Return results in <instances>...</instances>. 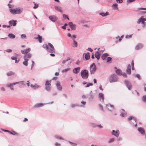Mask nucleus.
<instances>
[{
	"mask_svg": "<svg viewBox=\"0 0 146 146\" xmlns=\"http://www.w3.org/2000/svg\"><path fill=\"white\" fill-rule=\"evenodd\" d=\"M82 78L84 79H86L88 76V72L87 70H83L81 72Z\"/></svg>",
	"mask_w": 146,
	"mask_h": 146,
	"instance_id": "obj_1",
	"label": "nucleus"
},
{
	"mask_svg": "<svg viewBox=\"0 0 146 146\" xmlns=\"http://www.w3.org/2000/svg\"><path fill=\"white\" fill-rule=\"evenodd\" d=\"M118 78L117 76L115 74H112L109 78L110 82L111 83L117 81Z\"/></svg>",
	"mask_w": 146,
	"mask_h": 146,
	"instance_id": "obj_2",
	"label": "nucleus"
},
{
	"mask_svg": "<svg viewBox=\"0 0 146 146\" xmlns=\"http://www.w3.org/2000/svg\"><path fill=\"white\" fill-rule=\"evenodd\" d=\"M96 70V67L95 64L93 63L91 64L90 67V71L91 74L94 73Z\"/></svg>",
	"mask_w": 146,
	"mask_h": 146,
	"instance_id": "obj_3",
	"label": "nucleus"
},
{
	"mask_svg": "<svg viewBox=\"0 0 146 146\" xmlns=\"http://www.w3.org/2000/svg\"><path fill=\"white\" fill-rule=\"evenodd\" d=\"M48 48L47 51L49 52L55 53V50L53 45L50 43H48Z\"/></svg>",
	"mask_w": 146,
	"mask_h": 146,
	"instance_id": "obj_4",
	"label": "nucleus"
},
{
	"mask_svg": "<svg viewBox=\"0 0 146 146\" xmlns=\"http://www.w3.org/2000/svg\"><path fill=\"white\" fill-rule=\"evenodd\" d=\"M51 80L46 81L45 82V88L47 91H50L51 86Z\"/></svg>",
	"mask_w": 146,
	"mask_h": 146,
	"instance_id": "obj_5",
	"label": "nucleus"
},
{
	"mask_svg": "<svg viewBox=\"0 0 146 146\" xmlns=\"http://www.w3.org/2000/svg\"><path fill=\"white\" fill-rule=\"evenodd\" d=\"M124 83L129 90H130L132 88V86L131 83L127 80L125 81Z\"/></svg>",
	"mask_w": 146,
	"mask_h": 146,
	"instance_id": "obj_6",
	"label": "nucleus"
},
{
	"mask_svg": "<svg viewBox=\"0 0 146 146\" xmlns=\"http://www.w3.org/2000/svg\"><path fill=\"white\" fill-rule=\"evenodd\" d=\"M31 48H29L24 50H21V53L24 54H27L31 51Z\"/></svg>",
	"mask_w": 146,
	"mask_h": 146,
	"instance_id": "obj_7",
	"label": "nucleus"
},
{
	"mask_svg": "<svg viewBox=\"0 0 146 146\" xmlns=\"http://www.w3.org/2000/svg\"><path fill=\"white\" fill-rule=\"evenodd\" d=\"M68 25L72 30H76V25L73 24V23L72 22H69L68 23Z\"/></svg>",
	"mask_w": 146,
	"mask_h": 146,
	"instance_id": "obj_8",
	"label": "nucleus"
},
{
	"mask_svg": "<svg viewBox=\"0 0 146 146\" xmlns=\"http://www.w3.org/2000/svg\"><path fill=\"white\" fill-rule=\"evenodd\" d=\"M112 135H114L116 137H118L119 135V130H117L115 131L114 130H113L111 133Z\"/></svg>",
	"mask_w": 146,
	"mask_h": 146,
	"instance_id": "obj_9",
	"label": "nucleus"
},
{
	"mask_svg": "<svg viewBox=\"0 0 146 146\" xmlns=\"http://www.w3.org/2000/svg\"><path fill=\"white\" fill-rule=\"evenodd\" d=\"M106 107L108 108V109L111 111H112L114 110V108H113V106L112 105L110 104L107 105H106Z\"/></svg>",
	"mask_w": 146,
	"mask_h": 146,
	"instance_id": "obj_10",
	"label": "nucleus"
},
{
	"mask_svg": "<svg viewBox=\"0 0 146 146\" xmlns=\"http://www.w3.org/2000/svg\"><path fill=\"white\" fill-rule=\"evenodd\" d=\"M16 13V14H19L21 13L23 11V9L19 7L16 8L15 9Z\"/></svg>",
	"mask_w": 146,
	"mask_h": 146,
	"instance_id": "obj_11",
	"label": "nucleus"
},
{
	"mask_svg": "<svg viewBox=\"0 0 146 146\" xmlns=\"http://www.w3.org/2000/svg\"><path fill=\"white\" fill-rule=\"evenodd\" d=\"M102 54L100 52L98 51L96 52L95 56L97 58L98 60H99L100 58V56Z\"/></svg>",
	"mask_w": 146,
	"mask_h": 146,
	"instance_id": "obj_12",
	"label": "nucleus"
},
{
	"mask_svg": "<svg viewBox=\"0 0 146 146\" xmlns=\"http://www.w3.org/2000/svg\"><path fill=\"white\" fill-rule=\"evenodd\" d=\"M143 47V45L141 44H138L135 47V49L136 50H139L141 49Z\"/></svg>",
	"mask_w": 146,
	"mask_h": 146,
	"instance_id": "obj_13",
	"label": "nucleus"
},
{
	"mask_svg": "<svg viewBox=\"0 0 146 146\" xmlns=\"http://www.w3.org/2000/svg\"><path fill=\"white\" fill-rule=\"evenodd\" d=\"M16 22L17 21L11 20L9 21V25L15 26L17 24Z\"/></svg>",
	"mask_w": 146,
	"mask_h": 146,
	"instance_id": "obj_14",
	"label": "nucleus"
},
{
	"mask_svg": "<svg viewBox=\"0 0 146 146\" xmlns=\"http://www.w3.org/2000/svg\"><path fill=\"white\" fill-rule=\"evenodd\" d=\"M44 104L42 103H38L36 104L34 106L35 108H38L42 107L44 106Z\"/></svg>",
	"mask_w": 146,
	"mask_h": 146,
	"instance_id": "obj_15",
	"label": "nucleus"
},
{
	"mask_svg": "<svg viewBox=\"0 0 146 146\" xmlns=\"http://www.w3.org/2000/svg\"><path fill=\"white\" fill-rule=\"evenodd\" d=\"M80 69V67L75 68L73 70V72L74 74H77L79 72Z\"/></svg>",
	"mask_w": 146,
	"mask_h": 146,
	"instance_id": "obj_16",
	"label": "nucleus"
},
{
	"mask_svg": "<svg viewBox=\"0 0 146 146\" xmlns=\"http://www.w3.org/2000/svg\"><path fill=\"white\" fill-rule=\"evenodd\" d=\"M120 111L121 112L120 115L121 116L124 117L126 115V113L123 109H121Z\"/></svg>",
	"mask_w": 146,
	"mask_h": 146,
	"instance_id": "obj_17",
	"label": "nucleus"
},
{
	"mask_svg": "<svg viewBox=\"0 0 146 146\" xmlns=\"http://www.w3.org/2000/svg\"><path fill=\"white\" fill-rule=\"evenodd\" d=\"M56 86L57 87L58 89L59 90H61L62 89V87L60 85V83L59 81H57L56 83Z\"/></svg>",
	"mask_w": 146,
	"mask_h": 146,
	"instance_id": "obj_18",
	"label": "nucleus"
},
{
	"mask_svg": "<svg viewBox=\"0 0 146 146\" xmlns=\"http://www.w3.org/2000/svg\"><path fill=\"white\" fill-rule=\"evenodd\" d=\"M131 65L129 64L127 66V69H126V72L129 74H131Z\"/></svg>",
	"mask_w": 146,
	"mask_h": 146,
	"instance_id": "obj_19",
	"label": "nucleus"
},
{
	"mask_svg": "<svg viewBox=\"0 0 146 146\" xmlns=\"http://www.w3.org/2000/svg\"><path fill=\"white\" fill-rule=\"evenodd\" d=\"M142 20L144 22L146 21V19L143 18V16H141L139 19H138L137 21V23L138 24H140L141 23V21Z\"/></svg>",
	"mask_w": 146,
	"mask_h": 146,
	"instance_id": "obj_20",
	"label": "nucleus"
},
{
	"mask_svg": "<svg viewBox=\"0 0 146 146\" xmlns=\"http://www.w3.org/2000/svg\"><path fill=\"white\" fill-rule=\"evenodd\" d=\"M67 62H68V64H70L72 62V59L69 57H68L67 59L64 60V63H66Z\"/></svg>",
	"mask_w": 146,
	"mask_h": 146,
	"instance_id": "obj_21",
	"label": "nucleus"
},
{
	"mask_svg": "<svg viewBox=\"0 0 146 146\" xmlns=\"http://www.w3.org/2000/svg\"><path fill=\"white\" fill-rule=\"evenodd\" d=\"M138 131L142 134H145V131L144 129L141 127H139L137 129Z\"/></svg>",
	"mask_w": 146,
	"mask_h": 146,
	"instance_id": "obj_22",
	"label": "nucleus"
},
{
	"mask_svg": "<svg viewBox=\"0 0 146 146\" xmlns=\"http://www.w3.org/2000/svg\"><path fill=\"white\" fill-rule=\"evenodd\" d=\"M99 98L101 100H102L103 102H104V95L102 93H100L99 94Z\"/></svg>",
	"mask_w": 146,
	"mask_h": 146,
	"instance_id": "obj_23",
	"label": "nucleus"
},
{
	"mask_svg": "<svg viewBox=\"0 0 146 146\" xmlns=\"http://www.w3.org/2000/svg\"><path fill=\"white\" fill-rule=\"evenodd\" d=\"M49 19L52 21H55L57 19V18L54 16H51L49 17Z\"/></svg>",
	"mask_w": 146,
	"mask_h": 146,
	"instance_id": "obj_24",
	"label": "nucleus"
},
{
	"mask_svg": "<svg viewBox=\"0 0 146 146\" xmlns=\"http://www.w3.org/2000/svg\"><path fill=\"white\" fill-rule=\"evenodd\" d=\"M84 55V57L86 60H88L90 58V56L89 53L87 52L86 54H84L83 55Z\"/></svg>",
	"mask_w": 146,
	"mask_h": 146,
	"instance_id": "obj_25",
	"label": "nucleus"
},
{
	"mask_svg": "<svg viewBox=\"0 0 146 146\" xmlns=\"http://www.w3.org/2000/svg\"><path fill=\"white\" fill-rule=\"evenodd\" d=\"M36 39H38L40 43L42 42V38L41 36H40L39 35H38V37H37L34 38Z\"/></svg>",
	"mask_w": 146,
	"mask_h": 146,
	"instance_id": "obj_26",
	"label": "nucleus"
},
{
	"mask_svg": "<svg viewBox=\"0 0 146 146\" xmlns=\"http://www.w3.org/2000/svg\"><path fill=\"white\" fill-rule=\"evenodd\" d=\"M31 54L29 53L25 55L24 56V59H28L29 58H31Z\"/></svg>",
	"mask_w": 146,
	"mask_h": 146,
	"instance_id": "obj_27",
	"label": "nucleus"
},
{
	"mask_svg": "<svg viewBox=\"0 0 146 146\" xmlns=\"http://www.w3.org/2000/svg\"><path fill=\"white\" fill-rule=\"evenodd\" d=\"M113 8L115 10H117L118 9V4L117 3L113 4L112 5Z\"/></svg>",
	"mask_w": 146,
	"mask_h": 146,
	"instance_id": "obj_28",
	"label": "nucleus"
},
{
	"mask_svg": "<svg viewBox=\"0 0 146 146\" xmlns=\"http://www.w3.org/2000/svg\"><path fill=\"white\" fill-rule=\"evenodd\" d=\"M109 55V54L107 53H104L102 56V60H104L106 59V58L107 57V56Z\"/></svg>",
	"mask_w": 146,
	"mask_h": 146,
	"instance_id": "obj_29",
	"label": "nucleus"
},
{
	"mask_svg": "<svg viewBox=\"0 0 146 146\" xmlns=\"http://www.w3.org/2000/svg\"><path fill=\"white\" fill-rule=\"evenodd\" d=\"M109 13L107 11L106 13H100L99 14L101 15L102 17H105L109 15Z\"/></svg>",
	"mask_w": 146,
	"mask_h": 146,
	"instance_id": "obj_30",
	"label": "nucleus"
},
{
	"mask_svg": "<svg viewBox=\"0 0 146 146\" xmlns=\"http://www.w3.org/2000/svg\"><path fill=\"white\" fill-rule=\"evenodd\" d=\"M73 43L72 46L73 47H77V46L78 44L77 42L74 40V38L73 39Z\"/></svg>",
	"mask_w": 146,
	"mask_h": 146,
	"instance_id": "obj_31",
	"label": "nucleus"
},
{
	"mask_svg": "<svg viewBox=\"0 0 146 146\" xmlns=\"http://www.w3.org/2000/svg\"><path fill=\"white\" fill-rule=\"evenodd\" d=\"M31 86L32 88H34V89H36V88H39L40 87V86L36 84H35L34 85L31 84Z\"/></svg>",
	"mask_w": 146,
	"mask_h": 146,
	"instance_id": "obj_32",
	"label": "nucleus"
},
{
	"mask_svg": "<svg viewBox=\"0 0 146 146\" xmlns=\"http://www.w3.org/2000/svg\"><path fill=\"white\" fill-rule=\"evenodd\" d=\"M9 11L13 15L16 14L15 9H9Z\"/></svg>",
	"mask_w": 146,
	"mask_h": 146,
	"instance_id": "obj_33",
	"label": "nucleus"
},
{
	"mask_svg": "<svg viewBox=\"0 0 146 146\" xmlns=\"http://www.w3.org/2000/svg\"><path fill=\"white\" fill-rule=\"evenodd\" d=\"M20 82H16L13 83L12 84H9L7 85V86L8 87H11L13 86V85H15L18 84Z\"/></svg>",
	"mask_w": 146,
	"mask_h": 146,
	"instance_id": "obj_34",
	"label": "nucleus"
},
{
	"mask_svg": "<svg viewBox=\"0 0 146 146\" xmlns=\"http://www.w3.org/2000/svg\"><path fill=\"white\" fill-rule=\"evenodd\" d=\"M94 98V95L92 94V91H91V92L90 94L89 99L90 100H92Z\"/></svg>",
	"mask_w": 146,
	"mask_h": 146,
	"instance_id": "obj_35",
	"label": "nucleus"
},
{
	"mask_svg": "<svg viewBox=\"0 0 146 146\" xmlns=\"http://www.w3.org/2000/svg\"><path fill=\"white\" fill-rule=\"evenodd\" d=\"M14 74V72L12 71H11L7 73V75L8 76H9L13 75Z\"/></svg>",
	"mask_w": 146,
	"mask_h": 146,
	"instance_id": "obj_36",
	"label": "nucleus"
},
{
	"mask_svg": "<svg viewBox=\"0 0 146 146\" xmlns=\"http://www.w3.org/2000/svg\"><path fill=\"white\" fill-rule=\"evenodd\" d=\"M29 60L28 59H25L24 61L23 62V64L27 66L28 64V61Z\"/></svg>",
	"mask_w": 146,
	"mask_h": 146,
	"instance_id": "obj_37",
	"label": "nucleus"
},
{
	"mask_svg": "<svg viewBox=\"0 0 146 146\" xmlns=\"http://www.w3.org/2000/svg\"><path fill=\"white\" fill-rule=\"evenodd\" d=\"M8 36L10 38H14L15 37V36L12 34H9Z\"/></svg>",
	"mask_w": 146,
	"mask_h": 146,
	"instance_id": "obj_38",
	"label": "nucleus"
},
{
	"mask_svg": "<svg viewBox=\"0 0 146 146\" xmlns=\"http://www.w3.org/2000/svg\"><path fill=\"white\" fill-rule=\"evenodd\" d=\"M55 8L56 10H57V11H58L60 12H61L62 11L61 8L60 7H58V6H55Z\"/></svg>",
	"mask_w": 146,
	"mask_h": 146,
	"instance_id": "obj_39",
	"label": "nucleus"
},
{
	"mask_svg": "<svg viewBox=\"0 0 146 146\" xmlns=\"http://www.w3.org/2000/svg\"><path fill=\"white\" fill-rule=\"evenodd\" d=\"M9 133L10 134L14 135H18V134L17 133L13 131L12 132H11L9 131Z\"/></svg>",
	"mask_w": 146,
	"mask_h": 146,
	"instance_id": "obj_40",
	"label": "nucleus"
},
{
	"mask_svg": "<svg viewBox=\"0 0 146 146\" xmlns=\"http://www.w3.org/2000/svg\"><path fill=\"white\" fill-rule=\"evenodd\" d=\"M121 71L120 70L117 69L116 70V72L118 75H121Z\"/></svg>",
	"mask_w": 146,
	"mask_h": 146,
	"instance_id": "obj_41",
	"label": "nucleus"
},
{
	"mask_svg": "<svg viewBox=\"0 0 146 146\" xmlns=\"http://www.w3.org/2000/svg\"><path fill=\"white\" fill-rule=\"evenodd\" d=\"M48 46L47 44H45L43 45L42 47L43 48H46L47 50L48 49Z\"/></svg>",
	"mask_w": 146,
	"mask_h": 146,
	"instance_id": "obj_42",
	"label": "nucleus"
},
{
	"mask_svg": "<svg viewBox=\"0 0 146 146\" xmlns=\"http://www.w3.org/2000/svg\"><path fill=\"white\" fill-rule=\"evenodd\" d=\"M97 127L100 128H102L103 127V126H102L101 124L95 125L94 126V127Z\"/></svg>",
	"mask_w": 146,
	"mask_h": 146,
	"instance_id": "obj_43",
	"label": "nucleus"
},
{
	"mask_svg": "<svg viewBox=\"0 0 146 146\" xmlns=\"http://www.w3.org/2000/svg\"><path fill=\"white\" fill-rule=\"evenodd\" d=\"M114 141V138H111L109 139V140L108 141V143H110L111 142H113Z\"/></svg>",
	"mask_w": 146,
	"mask_h": 146,
	"instance_id": "obj_44",
	"label": "nucleus"
},
{
	"mask_svg": "<svg viewBox=\"0 0 146 146\" xmlns=\"http://www.w3.org/2000/svg\"><path fill=\"white\" fill-rule=\"evenodd\" d=\"M71 106L72 108H75L76 106H79L78 105V104H72L71 105Z\"/></svg>",
	"mask_w": 146,
	"mask_h": 146,
	"instance_id": "obj_45",
	"label": "nucleus"
},
{
	"mask_svg": "<svg viewBox=\"0 0 146 146\" xmlns=\"http://www.w3.org/2000/svg\"><path fill=\"white\" fill-rule=\"evenodd\" d=\"M93 84L92 83H89L86 86V87H89L90 86H92Z\"/></svg>",
	"mask_w": 146,
	"mask_h": 146,
	"instance_id": "obj_46",
	"label": "nucleus"
},
{
	"mask_svg": "<svg viewBox=\"0 0 146 146\" xmlns=\"http://www.w3.org/2000/svg\"><path fill=\"white\" fill-rule=\"evenodd\" d=\"M55 137L57 139H63L61 137H59L57 135H55Z\"/></svg>",
	"mask_w": 146,
	"mask_h": 146,
	"instance_id": "obj_47",
	"label": "nucleus"
},
{
	"mask_svg": "<svg viewBox=\"0 0 146 146\" xmlns=\"http://www.w3.org/2000/svg\"><path fill=\"white\" fill-rule=\"evenodd\" d=\"M104 49H102V50H100V48H98V51H99L100 52L101 54L103 52V51H104Z\"/></svg>",
	"mask_w": 146,
	"mask_h": 146,
	"instance_id": "obj_48",
	"label": "nucleus"
},
{
	"mask_svg": "<svg viewBox=\"0 0 146 146\" xmlns=\"http://www.w3.org/2000/svg\"><path fill=\"white\" fill-rule=\"evenodd\" d=\"M111 58L110 57H107V62H109L110 61H111Z\"/></svg>",
	"mask_w": 146,
	"mask_h": 146,
	"instance_id": "obj_49",
	"label": "nucleus"
},
{
	"mask_svg": "<svg viewBox=\"0 0 146 146\" xmlns=\"http://www.w3.org/2000/svg\"><path fill=\"white\" fill-rule=\"evenodd\" d=\"M135 77L138 78L139 80L141 79V77L139 74H136L135 75Z\"/></svg>",
	"mask_w": 146,
	"mask_h": 146,
	"instance_id": "obj_50",
	"label": "nucleus"
},
{
	"mask_svg": "<svg viewBox=\"0 0 146 146\" xmlns=\"http://www.w3.org/2000/svg\"><path fill=\"white\" fill-rule=\"evenodd\" d=\"M142 100L144 102H146V96L145 95L143 96V98H142Z\"/></svg>",
	"mask_w": 146,
	"mask_h": 146,
	"instance_id": "obj_51",
	"label": "nucleus"
},
{
	"mask_svg": "<svg viewBox=\"0 0 146 146\" xmlns=\"http://www.w3.org/2000/svg\"><path fill=\"white\" fill-rule=\"evenodd\" d=\"M121 75H122L123 76L126 77H127V75L126 74L125 72H122L121 73Z\"/></svg>",
	"mask_w": 146,
	"mask_h": 146,
	"instance_id": "obj_52",
	"label": "nucleus"
},
{
	"mask_svg": "<svg viewBox=\"0 0 146 146\" xmlns=\"http://www.w3.org/2000/svg\"><path fill=\"white\" fill-rule=\"evenodd\" d=\"M116 1L118 3H122L123 2V0H116Z\"/></svg>",
	"mask_w": 146,
	"mask_h": 146,
	"instance_id": "obj_53",
	"label": "nucleus"
},
{
	"mask_svg": "<svg viewBox=\"0 0 146 146\" xmlns=\"http://www.w3.org/2000/svg\"><path fill=\"white\" fill-rule=\"evenodd\" d=\"M69 143L70 144L73 146H76L77 145V144L76 143H73L71 142H69Z\"/></svg>",
	"mask_w": 146,
	"mask_h": 146,
	"instance_id": "obj_54",
	"label": "nucleus"
},
{
	"mask_svg": "<svg viewBox=\"0 0 146 146\" xmlns=\"http://www.w3.org/2000/svg\"><path fill=\"white\" fill-rule=\"evenodd\" d=\"M125 37L126 38H131V35H127Z\"/></svg>",
	"mask_w": 146,
	"mask_h": 146,
	"instance_id": "obj_55",
	"label": "nucleus"
},
{
	"mask_svg": "<svg viewBox=\"0 0 146 146\" xmlns=\"http://www.w3.org/2000/svg\"><path fill=\"white\" fill-rule=\"evenodd\" d=\"M135 0H127V2L128 3H131L135 1Z\"/></svg>",
	"mask_w": 146,
	"mask_h": 146,
	"instance_id": "obj_56",
	"label": "nucleus"
},
{
	"mask_svg": "<svg viewBox=\"0 0 146 146\" xmlns=\"http://www.w3.org/2000/svg\"><path fill=\"white\" fill-rule=\"evenodd\" d=\"M35 6L33 7V8L34 9L38 7V4H35Z\"/></svg>",
	"mask_w": 146,
	"mask_h": 146,
	"instance_id": "obj_57",
	"label": "nucleus"
},
{
	"mask_svg": "<svg viewBox=\"0 0 146 146\" xmlns=\"http://www.w3.org/2000/svg\"><path fill=\"white\" fill-rule=\"evenodd\" d=\"M76 35H73L72 36V37L71 38L73 40V38H74V39L76 38Z\"/></svg>",
	"mask_w": 146,
	"mask_h": 146,
	"instance_id": "obj_58",
	"label": "nucleus"
},
{
	"mask_svg": "<svg viewBox=\"0 0 146 146\" xmlns=\"http://www.w3.org/2000/svg\"><path fill=\"white\" fill-rule=\"evenodd\" d=\"M66 19H67L68 20H69V19L68 17L67 16L64 14V20Z\"/></svg>",
	"mask_w": 146,
	"mask_h": 146,
	"instance_id": "obj_59",
	"label": "nucleus"
},
{
	"mask_svg": "<svg viewBox=\"0 0 146 146\" xmlns=\"http://www.w3.org/2000/svg\"><path fill=\"white\" fill-rule=\"evenodd\" d=\"M138 10H146V8H139L138 9Z\"/></svg>",
	"mask_w": 146,
	"mask_h": 146,
	"instance_id": "obj_60",
	"label": "nucleus"
},
{
	"mask_svg": "<svg viewBox=\"0 0 146 146\" xmlns=\"http://www.w3.org/2000/svg\"><path fill=\"white\" fill-rule=\"evenodd\" d=\"M70 70V68H68L65 69H64V72H66Z\"/></svg>",
	"mask_w": 146,
	"mask_h": 146,
	"instance_id": "obj_61",
	"label": "nucleus"
},
{
	"mask_svg": "<svg viewBox=\"0 0 146 146\" xmlns=\"http://www.w3.org/2000/svg\"><path fill=\"white\" fill-rule=\"evenodd\" d=\"M99 107L101 110L102 111L103 110V107L100 104L99 105Z\"/></svg>",
	"mask_w": 146,
	"mask_h": 146,
	"instance_id": "obj_62",
	"label": "nucleus"
},
{
	"mask_svg": "<svg viewBox=\"0 0 146 146\" xmlns=\"http://www.w3.org/2000/svg\"><path fill=\"white\" fill-rule=\"evenodd\" d=\"M57 77H54L52 78V80H56L57 79Z\"/></svg>",
	"mask_w": 146,
	"mask_h": 146,
	"instance_id": "obj_63",
	"label": "nucleus"
},
{
	"mask_svg": "<svg viewBox=\"0 0 146 146\" xmlns=\"http://www.w3.org/2000/svg\"><path fill=\"white\" fill-rule=\"evenodd\" d=\"M11 59L13 60H15L17 58L16 57L12 56L11 57Z\"/></svg>",
	"mask_w": 146,
	"mask_h": 146,
	"instance_id": "obj_64",
	"label": "nucleus"
}]
</instances>
